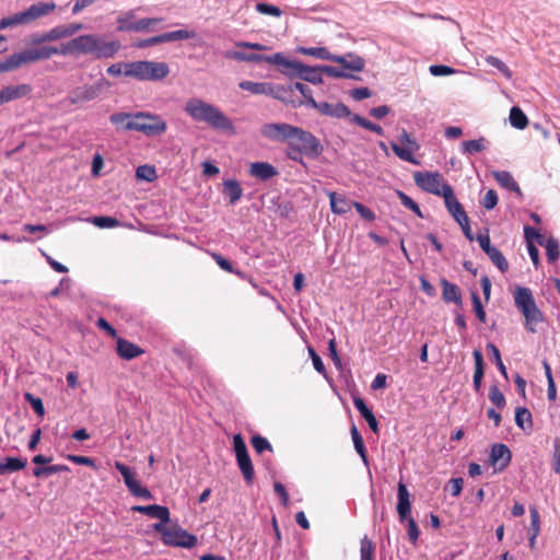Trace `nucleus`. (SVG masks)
Segmentation results:
<instances>
[{"instance_id":"nucleus-1","label":"nucleus","mask_w":560,"mask_h":560,"mask_svg":"<svg viewBox=\"0 0 560 560\" xmlns=\"http://www.w3.org/2000/svg\"><path fill=\"white\" fill-rule=\"evenodd\" d=\"M120 48L119 40H105L103 36L97 34H83L61 43L59 47L44 45L13 54L0 61V73L13 71L23 65L48 60L55 55H91L97 60L108 59L113 58Z\"/></svg>"},{"instance_id":"nucleus-2","label":"nucleus","mask_w":560,"mask_h":560,"mask_svg":"<svg viewBox=\"0 0 560 560\" xmlns=\"http://www.w3.org/2000/svg\"><path fill=\"white\" fill-rule=\"evenodd\" d=\"M184 110L195 121L206 122L219 130H233L232 120L221 109L201 98H189Z\"/></svg>"},{"instance_id":"nucleus-3","label":"nucleus","mask_w":560,"mask_h":560,"mask_svg":"<svg viewBox=\"0 0 560 560\" xmlns=\"http://www.w3.org/2000/svg\"><path fill=\"white\" fill-rule=\"evenodd\" d=\"M514 304L524 316V326L527 331L536 332L537 325L544 322V315L538 308L529 288L517 287L513 292Z\"/></svg>"},{"instance_id":"nucleus-4","label":"nucleus","mask_w":560,"mask_h":560,"mask_svg":"<svg viewBox=\"0 0 560 560\" xmlns=\"http://www.w3.org/2000/svg\"><path fill=\"white\" fill-rule=\"evenodd\" d=\"M323 152L320 141L310 131L298 127L288 147L287 155L295 162H302V156L317 158Z\"/></svg>"},{"instance_id":"nucleus-5","label":"nucleus","mask_w":560,"mask_h":560,"mask_svg":"<svg viewBox=\"0 0 560 560\" xmlns=\"http://www.w3.org/2000/svg\"><path fill=\"white\" fill-rule=\"evenodd\" d=\"M170 74V67L164 61L138 60L127 62L124 75L138 81H161Z\"/></svg>"},{"instance_id":"nucleus-6","label":"nucleus","mask_w":560,"mask_h":560,"mask_svg":"<svg viewBox=\"0 0 560 560\" xmlns=\"http://www.w3.org/2000/svg\"><path fill=\"white\" fill-rule=\"evenodd\" d=\"M135 124H129L128 128L141 132L147 137H158L165 133L167 129L166 121L158 114L150 112L133 113Z\"/></svg>"},{"instance_id":"nucleus-7","label":"nucleus","mask_w":560,"mask_h":560,"mask_svg":"<svg viewBox=\"0 0 560 560\" xmlns=\"http://www.w3.org/2000/svg\"><path fill=\"white\" fill-rule=\"evenodd\" d=\"M153 528L162 535V541L167 546L192 548L197 545V537L179 526L166 527L163 523H155Z\"/></svg>"},{"instance_id":"nucleus-8","label":"nucleus","mask_w":560,"mask_h":560,"mask_svg":"<svg viewBox=\"0 0 560 560\" xmlns=\"http://www.w3.org/2000/svg\"><path fill=\"white\" fill-rule=\"evenodd\" d=\"M413 179L416 185L423 191L439 197L444 198L446 189H453L443 175L438 172H416Z\"/></svg>"},{"instance_id":"nucleus-9","label":"nucleus","mask_w":560,"mask_h":560,"mask_svg":"<svg viewBox=\"0 0 560 560\" xmlns=\"http://www.w3.org/2000/svg\"><path fill=\"white\" fill-rule=\"evenodd\" d=\"M57 5L55 2H36L22 12L8 16L10 25H27L34 21L52 13Z\"/></svg>"},{"instance_id":"nucleus-10","label":"nucleus","mask_w":560,"mask_h":560,"mask_svg":"<svg viewBox=\"0 0 560 560\" xmlns=\"http://www.w3.org/2000/svg\"><path fill=\"white\" fill-rule=\"evenodd\" d=\"M110 83L106 79L101 78L93 84H84L73 89L69 93L67 101L71 105L88 103L93 100H96L103 93V91L108 89Z\"/></svg>"},{"instance_id":"nucleus-11","label":"nucleus","mask_w":560,"mask_h":560,"mask_svg":"<svg viewBox=\"0 0 560 560\" xmlns=\"http://www.w3.org/2000/svg\"><path fill=\"white\" fill-rule=\"evenodd\" d=\"M399 142L401 145L392 142L390 148L393 152L402 161L409 162L415 165H419L420 162L413 156V152L420 149L419 143L413 139L406 130L399 136Z\"/></svg>"},{"instance_id":"nucleus-12","label":"nucleus","mask_w":560,"mask_h":560,"mask_svg":"<svg viewBox=\"0 0 560 560\" xmlns=\"http://www.w3.org/2000/svg\"><path fill=\"white\" fill-rule=\"evenodd\" d=\"M298 127L285 122H269L261 127V135L272 141L285 142L288 145L291 142Z\"/></svg>"},{"instance_id":"nucleus-13","label":"nucleus","mask_w":560,"mask_h":560,"mask_svg":"<svg viewBox=\"0 0 560 560\" xmlns=\"http://www.w3.org/2000/svg\"><path fill=\"white\" fill-rule=\"evenodd\" d=\"M115 468L121 474L125 485L132 495L147 500L152 499V493L150 490L141 486V483L135 478V475L131 472L127 465L120 462H116Z\"/></svg>"},{"instance_id":"nucleus-14","label":"nucleus","mask_w":560,"mask_h":560,"mask_svg":"<svg viewBox=\"0 0 560 560\" xmlns=\"http://www.w3.org/2000/svg\"><path fill=\"white\" fill-rule=\"evenodd\" d=\"M267 62L283 67L281 72L288 78H300V72L304 70V63L294 60H288L282 54L278 52L267 58Z\"/></svg>"},{"instance_id":"nucleus-15","label":"nucleus","mask_w":560,"mask_h":560,"mask_svg":"<svg viewBox=\"0 0 560 560\" xmlns=\"http://www.w3.org/2000/svg\"><path fill=\"white\" fill-rule=\"evenodd\" d=\"M512 454L503 443L493 444L490 453V464L497 471L504 470L511 463Z\"/></svg>"},{"instance_id":"nucleus-16","label":"nucleus","mask_w":560,"mask_h":560,"mask_svg":"<svg viewBox=\"0 0 560 560\" xmlns=\"http://www.w3.org/2000/svg\"><path fill=\"white\" fill-rule=\"evenodd\" d=\"M310 106L317 109L322 115L342 118L350 115V109L343 103H317L315 100H310Z\"/></svg>"},{"instance_id":"nucleus-17","label":"nucleus","mask_w":560,"mask_h":560,"mask_svg":"<svg viewBox=\"0 0 560 560\" xmlns=\"http://www.w3.org/2000/svg\"><path fill=\"white\" fill-rule=\"evenodd\" d=\"M397 513L399 521L405 523V521L411 516V501L407 486L401 481L398 482L397 486Z\"/></svg>"},{"instance_id":"nucleus-18","label":"nucleus","mask_w":560,"mask_h":560,"mask_svg":"<svg viewBox=\"0 0 560 560\" xmlns=\"http://www.w3.org/2000/svg\"><path fill=\"white\" fill-rule=\"evenodd\" d=\"M32 92L30 84L8 85L0 90V105L27 96Z\"/></svg>"},{"instance_id":"nucleus-19","label":"nucleus","mask_w":560,"mask_h":560,"mask_svg":"<svg viewBox=\"0 0 560 560\" xmlns=\"http://www.w3.org/2000/svg\"><path fill=\"white\" fill-rule=\"evenodd\" d=\"M133 512L144 514L152 518H158L163 524L170 522V510L166 506L152 504V505H135L131 508Z\"/></svg>"},{"instance_id":"nucleus-20","label":"nucleus","mask_w":560,"mask_h":560,"mask_svg":"<svg viewBox=\"0 0 560 560\" xmlns=\"http://www.w3.org/2000/svg\"><path fill=\"white\" fill-rule=\"evenodd\" d=\"M116 351L124 360H132L144 353V350L138 345L121 337H117L116 339Z\"/></svg>"},{"instance_id":"nucleus-21","label":"nucleus","mask_w":560,"mask_h":560,"mask_svg":"<svg viewBox=\"0 0 560 560\" xmlns=\"http://www.w3.org/2000/svg\"><path fill=\"white\" fill-rule=\"evenodd\" d=\"M444 202L448 213L457 223L468 218L463 205L457 200L454 189H446Z\"/></svg>"},{"instance_id":"nucleus-22","label":"nucleus","mask_w":560,"mask_h":560,"mask_svg":"<svg viewBox=\"0 0 560 560\" xmlns=\"http://www.w3.org/2000/svg\"><path fill=\"white\" fill-rule=\"evenodd\" d=\"M62 38H67V34L63 25H58L42 34L32 35L31 43L34 46L42 47L40 45L46 42L59 40Z\"/></svg>"},{"instance_id":"nucleus-23","label":"nucleus","mask_w":560,"mask_h":560,"mask_svg":"<svg viewBox=\"0 0 560 560\" xmlns=\"http://www.w3.org/2000/svg\"><path fill=\"white\" fill-rule=\"evenodd\" d=\"M249 174L260 180H268L278 175V171L267 162H254L249 166Z\"/></svg>"},{"instance_id":"nucleus-24","label":"nucleus","mask_w":560,"mask_h":560,"mask_svg":"<svg viewBox=\"0 0 560 560\" xmlns=\"http://www.w3.org/2000/svg\"><path fill=\"white\" fill-rule=\"evenodd\" d=\"M327 196L329 197L331 211L336 214H346L354 207L355 201H351L335 191H329Z\"/></svg>"},{"instance_id":"nucleus-25","label":"nucleus","mask_w":560,"mask_h":560,"mask_svg":"<svg viewBox=\"0 0 560 560\" xmlns=\"http://www.w3.org/2000/svg\"><path fill=\"white\" fill-rule=\"evenodd\" d=\"M235 457H236L237 466H238L246 483H248V485L253 483V480L255 477V471H254V466H253V463L248 455V452L245 454L237 455Z\"/></svg>"},{"instance_id":"nucleus-26","label":"nucleus","mask_w":560,"mask_h":560,"mask_svg":"<svg viewBox=\"0 0 560 560\" xmlns=\"http://www.w3.org/2000/svg\"><path fill=\"white\" fill-rule=\"evenodd\" d=\"M301 54L306 56H312L320 60H330L334 62H342V58H338L337 55L330 54V51L326 47H307L300 48Z\"/></svg>"},{"instance_id":"nucleus-27","label":"nucleus","mask_w":560,"mask_h":560,"mask_svg":"<svg viewBox=\"0 0 560 560\" xmlns=\"http://www.w3.org/2000/svg\"><path fill=\"white\" fill-rule=\"evenodd\" d=\"M26 459L20 457H5L0 462V476L22 470L26 467Z\"/></svg>"},{"instance_id":"nucleus-28","label":"nucleus","mask_w":560,"mask_h":560,"mask_svg":"<svg viewBox=\"0 0 560 560\" xmlns=\"http://www.w3.org/2000/svg\"><path fill=\"white\" fill-rule=\"evenodd\" d=\"M222 192L229 198L231 205L237 202L243 196V189L236 179H226Z\"/></svg>"},{"instance_id":"nucleus-29","label":"nucleus","mask_w":560,"mask_h":560,"mask_svg":"<svg viewBox=\"0 0 560 560\" xmlns=\"http://www.w3.org/2000/svg\"><path fill=\"white\" fill-rule=\"evenodd\" d=\"M475 360V372L472 377V384L476 392H479L481 388L482 378L485 375V366H483V357L479 350H474L472 352Z\"/></svg>"},{"instance_id":"nucleus-30","label":"nucleus","mask_w":560,"mask_h":560,"mask_svg":"<svg viewBox=\"0 0 560 560\" xmlns=\"http://www.w3.org/2000/svg\"><path fill=\"white\" fill-rule=\"evenodd\" d=\"M109 121L117 128L124 131H135L128 128L129 124H135L133 113H114L109 116Z\"/></svg>"},{"instance_id":"nucleus-31","label":"nucleus","mask_w":560,"mask_h":560,"mask_svg":"<svg viewBox=\"0 0 560 560\" xmlns=\"http://www.w3.org/2000/svg\"><path fill=\"white\" fill-rule=\"evenodd\" d=\"M238 86L240 89L256 95H267L268 93L272 92V84L267 82L242 81L240 82Z\"/></svg>"},{"instance_id":"nucleus-32","label":"nucleus","mask_w":560,"mask_h":560,"mask_svg":"<svg viewBox=\"0 0 560 560\" xmlns=\"http://www.w3.org/2000/svg\"><path fill=\"white\" fill-rule=\"evenodd\" d=\"M442 296L445 302H454L456 304L462 303V294L456 284L448 282L447 280H442Z\"/></svg>"},{"instance_id":"nucleus-33","label":"nucleus","mask_w":560,"mask_h":560,"mask_svg":"<svg viewBox=\"0 0 560 560\" xmlns=\"http://www.w3.org/2000/svg\"><path fill=\"white\" fill-rule=\"evenodd\" d=\"M493 176L502 187L521 195V188L510 172L498 171L493 173Z\"/></svg>"},{"instance_id":"nucleus-34","label":"nucleus","mask_w":560,"mask_h":560,"mask_svg":"<svg viewBox=\"0 0 560 560\" xmlns=\"http://www.w3.org/2000/svg\"><path fill=\"white\" fill-rule=\"evenodd\" d=\"M225 58L246 62H267L268 57L257 54H246L238 50H229L225 52Z\"/></svg>"},{"instance_id":"nucleus-35","label":"nucleus","mask_w":560,"mask_h":560,"mask_svg":"<svg viewBox=\"0 0 560 560\" xmlns=\"http://www.w3.org/2000/svg\"><path fill=\"white\" fill-rule=\"evenodd\" d=\"M338 58H342V62H339L345 70L350 71H362L365 62L363 58L354 54H348L347 56H338Z\"/></svg>"},{"instance_id":"nucleus-36","label":"nucleus","mask_w":560,"mask_h":560,"mask_svg":"<svg viewBox=\"0 0 560 560\" xmlns=\"http://www.w3.org/2000/svg\"><path fill=\"white\" fill-rule=\"evenodd\" d=\"M159 43H167V42H176V40H184L195 37L194 32H188L186 30H178L173 32H167L164 34L158 35Z\"/></svg>"},{"instance_id":"nucleus-37","label":"nucleus","mask_w":560,"mask_h":560,"mask_svg":"<svg viewBox=\"0 0 560 560\" xmlns=\"http://www.w3.org/2000/svg\"><path fill=\"white\" fill-rule=\"evenodd\" d=\"M322 70H319L318 67H310L304 65V70L300 72V79L314 83V84H320L323 82Z\"/></svg>"},{"instance_id":"nucleus-38","label":"nucleus","mask_w":560,"mask_h":560,"mask_svg":"<svg viewBox=\"0 0 560 560\" xmlns=\"http://www.w3.org/2000/svg\"><path fill=\"white\" fill-rule=\"evenodd\" d=\"M375 544L366 535L360 540V560H374Z\"/></svg>"},{"instance_id":"nucleus-39","label":"nucleus","mask_w":560,"mask_h":560,"mask_svg":"<svg viewBox=\"0 0 560 560\" xmlns=\"http://www.w3.org/2000/svg\"><path fill=\"white\" fill-rule=\"evenodd\" d=\"M510 122L511 125L516 129H524L528 125L527 116L524 114V112L517 107L514 106L510 110Z\"/></svg>"},{"instance_id":"nucleus-40","label":"nucleus","mask_w":560,"mask_h":560,"mask_svg":"<svg viewBox=\"0 0 560 560\" xmlns=\"http://www.w3.org/2000/svg\"><path fill=\"white\" fill-rule=\"evenodd\" d=\"M515 423L523 430L530 429L533 427V418L530 411L525 407L516 408Z\"/></svg>"},{"instance_id":"nucleus-41","label":"nucleus","mask_w":560,"mask_h":560,"mask_svg":"<svg viewBox=\"0 0 560 560\" xmlns=\"http://www.w3.org/2000/svg\"><path fill=\"white\" fill-rule=\"evenodd\" d=\"M350 432L357 453L360 455L364 464H368L366 448L364 446L363 439L354 424L351 427Z\"/></svg>"},{"instance_id":"nucleus-42","label":"nucleus","mask_w":560,"mask_h":560,"mask_svg":"<svg viewBox=\"0 0 560 560\" xmlns=\"http://www.w3.org/2000/svg\"><path fill=\"white\" fill-rule=\"evenodd\" d=\"M293 92V86H283V85H273L272 84V92L268 93L267 95H270L283 103H293V101L290 97V93Z\"/></svg>"},{"instance_id":"nucleus-43","label":"nucleus","mask_w":560,"mask_h":560,"mask_svg":"<svg viewBox=\"0 0 560 560\" xmlns=\"http://www.w3.org/2000/svg\"><path fill=\"white\" fill-rule=\"evenodd\" d=\"M487 255L501 272H506L509 270L508 260L497 247L490 249Z\"/></svg>"},{"instance_id":"nucleus-44","label":"nucleus","mask_w":560,"mask_h":560,"mask_svg":"<svg viewBox=\"0 0 560 560\" xmlns=\"http://www.w3.org/2000/svg\"><path fill=\"white\" fill-rule=\"evenodd\" d=\"M250 444L257 454H261L265 451L273 452L272 445L261 435H254Z\"/></svg>"},{"instance_id":"nucleus-45","label":"nucleus","mask_w":560,"mask_h":560,"mask_svg":"<svg viewBox=\"0 0 560 560\" xmlns=\"http://www.w3.org/2000/svg\"><path fill=\"white\" fill-rule=\"evenodd\" d=\"M487 350L492 354L493 361L498 368V370L501 372V374L508 378V371L506 368L501 359V353L498 347L493 343L487 345Z\"/></svg>"},{"instance_id":"nucleus-46","label":"nucleus","mask_w":560,"mask_h":560,"mask_svg":"<svg viewBox=\"0 0 560 560\" xmlns=\"http://www.w3.org/2000/svg\"><path fill=\"white\" fill-rule=\"evenodd\" d=\"M546 256L549 262H555L560 256L559 243L555 238H549L546 244Z\"/></svg>"},{"instance_id":"nucleus-47","label":"nucleus","mask_w":560,"mask_h":560,"mask_svg":"<svg viewBox=\"0 0 560 560\" xmlns=\"http://www.w3.org/2000/svg\"><path fill=\"white\" fill-rule=\"evenodd\" d=\"M489 399L499 409H503L505 407V397L497 385L490 386Z\"/></svg>"},{"instance_id":"nucleus-48","label":"nucleus","mask_w":560,"mask_h":560,"mask_svg":"<svg viewBox=\"0 0 560 560\" xmlns=\"http://www.w3.org/2000/svg\"><path fill=\"white\" fill-rule=\"evenodd\" d=\"M485 139L468 140L463 142V153L474 154L485 149Z\"/></svg>"},{"instance_id":"nucleus-49","label":"nucleus","mask_w":560,"mask_h":560,"mask_svg":"<svg viewBox=\"0 0 560 560\" xmlns=\"http://www.w3.org/2000/svg\"><path fill=\"white\" fill-rule=\"evenodd\" d=\"M256 10L260 14L271 15V16H275V18H279L282 14V11L280 10L279 7L270 4V3H267V2H259V3H257L256 4Z\"/></svg>"},{"instance_id":"nucleus-50","label":"nucleus","mask_w":560,"mask_h":560,"mask_svg":"<svg viewBox=\"0 0 560 560\" xmlns=\"http://www.w3.org/2000/svg\"><path fill=\"white\" fill-rule=\"evenodd\" d=\"M486 61H487L488 65H490V66L494 67L495 69H498L506 78L510 79L512 77V72H511L510 68L501 59H499L498 57L487 56L486 57Z\"/></svg>"},{"instance_id":"nucleus-51","label":"nucleus","mask_w":560,"mask_h":560,"mask_svg":"<svg viewBox=\"0 0 560 560\" xmlns=\"http://www.w3.org/2000/svg\"><path fill=\"white\" fill-rule=\"evenodd\" d=\"M352 120L358 124L359 126L363 127L364 129H368L370 131H373L377 135H383V128L380 125H376L370 120H368L364 117H361L359 115H354Z\"/></svg>"},{"instance_id":"nucleus-52","label":"nucleus","mask_w":560,"mask_h":560,"mask_svg":"<svg viewBox=\"0 0 560 560\" xmlns=\"http://www.w3.org/2000/svg\"><path fill=\"white\" fill-rule=\"evenodd\" d=\"M136 176L139 179H144L148 182L154 180L156 176V171L153 166L150 165H141L136 171Z\"/></svg>"},{"instance_id":"nucleus-53","label":"nucleus","mask_w":560,"mask_h":560,"mask_svg":"<svg viewBox=\"0 0 560 560\" xmlns=\"http://www.w3.org/2000/svg\"><path fill=\"white\" fill-rule=\"evenodd\" d=\"M133 19H135V13L132 11H129V12H126L121 15H119L117 18V30L119 32H124V31H129V32H132V30L130 28H127V26H132L133 25Z\"/></svg>"},{"instance_id":"nucleus-54","label":"nucleus","mask_w":560,"mask_h":560,"mask_svg":"<svg viewBox=\"0 0 560 560\" xmlns=\"http://www.w3.org/2000/svg\"><path fill=\"white\" fill-rule=\"evenodd\" d=\"M319 70H322L324 74L331 78H352V75L346 72L343 68H338L334 66H319Z\"/></svg>"},{"instance_id":"nucleus-55","label":"nucleus","mask_w":560,"mask_h":560,"mask_svg":"<svg viewBox=\"0 0 560 560\" xmlns=\"http://www.w3.org/2000/svg\"><path fill=\"white\" fill-rule=\"evenodd\" d=\"M24 398L39 417H43L45 415V407L40 398L35 397L31 393H25Z\"/></svg>"},{"instance_id":"nucleus-56","label":"nucleus","mask_w":560,"mask_h":560,"mask_svg":"<svg viewBox=\"0 0 560 560\" xmlns=\"http://www.w3.org/2000/svg\"><path fill=\"white\" fill-rule=\"evenodd\" d=\"M93 224L101 229H110L119 225V221L112 217H95Z\"/></svg>"},{"instance_id":"nucleus-57","label":"nucleus","mask_w":560,"mask_h":560,"mask_svg":"<svg viewBox=\"0 0 560 560\" xmlns=\"http://www.w3.org/2000/svg\"><path fill=\"white\" fill-rule=\"evenodd\" d=\"M405 523H407V530H408V537H409V540L412 542V544H416L419 536H420V530L418 528V525L415 521V518L412 516L408 517Z\"/></svg>"},{"instance_id":"nucleus-58","label":"nucleus","mask_w":560,"mask_h":560,"mask_svg":"<svg viewBox=\"0 0 560 560\" xmlns=\"http://www.w3.org/2000/svg\"><path fill=\"white\" fill-rule=\"evenodd\" d=\"M481 205L487 210L493 209L498 205V194H497V191L493 190V189H489L486 192V195H485V197H483V199L481 201Z\"/></svg>"},{"instance_id":"nucleus-59","label":"nucleus","mask_w":560,"mask_h":560,"mask_svg":"<svg viewBox=\"0 0 560 560\" xmlns=\"http://www.w3.org/2000/svg\"><path fill=\"white\" fill-rule=\"evenodd\" d=\"M471 299H472L474 311H475V314H476L477 318L481 323H485L486 322V312H485L483 306L481 304L480 298L478 296L477 293H472L471 294Z\"/></svg>"},{"instance_id":"nucleus-60","label":"nucleus","mask_w":560,"mask_h":560,"mask_svg":"<svg viewBox=\"0 0 560 560\" xmlns=\"http://www.w3.org/2000/svg\"><path fill=\"white\" fill-rule=\"evenodd\" d=\"M552 469L556 474H560V439L559 438H556L553 441Z\"/></svg>"},{"instance_id":"nucleus-61","label":"nucleus","mask_w":560,"mask_h":560,"mask_svg":"<svg viewBox=\"0 0 560 560\" xmlns=\"http://www.w3.org/2000/svg\"><path fill=\"white\" fill-rule=\"evenodd\" d=\"M66 458L74 464L78 465H85L92 468H96L95 462L93 458L88 456H81V455H67Z\"/></svg>"},{"instance_id":"nucleus-62","label":"nucleus","mask_w":560,"mask_h":560,"mask_svg":"<svg viewBox=\"0 0 560 560\" xmlns=\"http://www.w3.org/2000/svg\"><path fill=\"white\" fill-rule=\"evenodd\" d=\"M429 71L432 75L435 77L448 75L455 72L453 68L444 65H433L429 68Z\"/></svg>"},{"instance_id":"nucleus-63","label":"nucleus","mask_w":560,"mask_h":560,"mask_svg":"<svg viewBox=\"0 0 560 560\" xmlns=\"http://www.w3.org/2000/svg\"><path fill=\"white\" fill-rule=\"evenodd\" d=\"M524 234L528 242H533V240H536L540 245H544V236L534 228L532 226H525L524 228Z\"/></svg>"},{"instance_id":"nucleus-64","label":"nucleus","mask_w":560,"mask_h":560,"mask_svg":"<svg viewBox=\"0 0 560 560\" xmlns=\"http://www.w3.org/2000/svg\"><path fill=\"white\" fill-rule=\"evenodd\" d=\"M355 210L359 212V214L366 221L372 222L375 220V214L372 210L366 208L364 205L360 202H354Z\"/></svg>"}]
</instances>
